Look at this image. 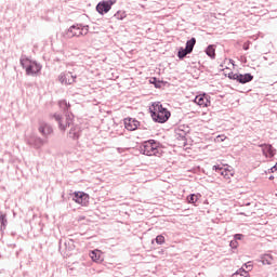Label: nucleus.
I'll list each match as a JSON object with an SVG mask.
<instances>
[{
	"instance_id": "nucleus-1",
	"label": "nucleus",
	"mask_w": 277,
	"mask_h": 277,
	"mask_svg": "<svg viewBox=\"0 0 277 277\" xmlns=\"http://www.w3.org/2000/svg\"><path fill=\"white\" fill-rule=\"evenodd\" d=\"M149 111L151 114L153 121L159 122L160 124L168 122V120H170V116H172L170 110L164 108L160 103L153 104V108H149Z\"/></svg>"
},
{
	"instance_id": "nucleus-2",
	"label": "nucleus",
	"mask_w": 277,
	"mask_h": 277,
	"mask_svg": "<svg viewBox=\"0 0 277 277\" xmlns=\"http://www.w3.org/2000/svg\"><path fill=\"white\" fill-rule=\"evenodd\" d=\"M19 64L22 68L26 69V75L29 77H36L40 70H42V65L36 61L29 60L27 55H22L19 58Z\"/></svg>"
},
{
	"instance_id": "nucleus-3",
	"label": "nucleus",
	"mask_w": 277,
	"mask_h": 277,
	"mask_svg": "<svg viewBox=\"0 0 277 277\" xmlns=\"http://www.w3.org/2000/svg\"><path fill=\"white\" fill-rule=\"evenodd\" d=\"M159 150H161V147H159V143L155 140L146 141L140 146V153L147 157H157V155H161Z\"/></svg>"
},
{
	"instance_id": "nucleus-4",
	"label": "nucleus",
	"mask_w": 277,
	"mask_h": 277,
	"mask_svg": "<svg viewBox=\"0 0 277 277\" xmlns=\"http://www.w3.org/2000/svg\"><path fill=\"white\" fill-rule=\"evenodd\" d=\"M115 3H116V0L101 1L96 5V12H98V14H102V15L107 14V12L111 10V5H114Z\"/></svg>"
},
{
	"instance_id": "nucleus-5",
	"label": "nucleus",
	"mask_w": 277,
	"mask_h": 277,
	"mask_svg": "<svg viewBox=\"0 0 277 277\" xmlns=\"http://www.w3.org/2000/svg\"><path fill=\"white\" fill-rule=\"evenodd\" d=\"M72 200L77 205H81V207H85L88 202H90V195L83 192H77L76 194H74Z\"/></svg>"
},
{
	"instance_id": "nucleus-6",
	"label": "nucleus",
	"mask_w": 277,
	"mask_h": 277,
	"mask_svg": "<svg viewBox=\"0 0 277 277\" xmlns=\"http://www.w3.org/2000/svg\"><path fill=\"white\" fill-rule=\"evenodd\" d=\"M47 141L42 140L40 136L36 134H31L27 137V144L32 146V148H42Z\"/></svg>"
},
{
	"instance_id": "nucleus-7",
	"label": "nucleus",
	"mask_w": 277,
	"mask_h": 277,
	"mask_svg": "<svg viewBox=\"0 0 277 277\" xmlns=\"http://www.w3.org/2000/svg\"><path fill=\"white\" fill-rule=\"evenodd\" d=\"M83 31H85L84 34H88V26H81V25L70 26L71 37L79 38V36H83Z\"/></svg>"
},
{
	"instance_id": "nucleus-8",
	"label": "nucleus",
	"mask_w": 277,
	"mask_h": 277,
	"mask_svg": "<svg viewBox=\"0 0 277 277\" xmlns=\"http://www.w3.org/2000/svg\"><path fill=\"white\" fill-rule=\"evenodd\" d=\"M39 133H41V135H43V137H49V135H51V133H53V128L51 127V124H49L47 122H40L39 123Z\"/></svg>"
},
{
	"instance_id": "nucleus-9",
	"label": "nucleus",
	"mask_w": 277,
	"mask_h": 277,
	"mask_svg": "<svg viewBox=\"0 0 277 277\" xmlns=\"http://www.w3.org/2000/svg\"><path fill=\"white\" fill-rule=\"evenodd\" d=\"M124 127L127 131H136L137 127H140V121L133 118H126L124 119Z\"/></svg>"
},
{
	"instance_id": "nucleus-10",
	"label": "nucleus",
	"mask_w": 277,
	"mask_h": 277,
	"mask_svg": "<svg viewBox=\"0 0 277 277\" xmlns=\"http://www.w3.org/2000/svg\"><path fill=\"white\" fill-rule=\"evenodd\" d=\"M194 101L199 107H209L211 105V101L207 95H197Z\"/></svg>"
},
{
	"instance_id": "nucleus-11",
	"label": "nucleus",
	"mask_w": 277,
	"mask_h": 277,
	"mask_svg": "<svg viewBox=\"0 0 277 277\" xmlns=\"http://www.w3.org/2000/svg\"><path fill=\"white\" fill-rule=\"evenodd\" d=\"M89 256L94 263H103V252L98 249L91 251Z\"/></svg>"
},
{
	"instance_id": "nucleus-12",
	"label": "nucleus",
	"mask_w": 277,
	"mask_h": 277,
	"mask_svg": "<svg viewBox=\"0 0 277 277\" xmlns=\"http://www.w3.org/2000/svg\"><path fill=\"white\" fill-rule=\"evenodd\" d=\"M212 169L219 174H221V176H224V179H230V176H233V172H230V170L224 169L221 166H213Z\"/></svg>"
},
{
	"instance_id": "nucleus-13",
	"label": "nucleus",
	"mask_w": 277,
	"mask_h": 277,
	"mask_svg": "<svg viewBox=\"0 0 277 277\" xmlns=\"http://www.w3.org/2000/svg\"><path fill=\"white\" fill-rule=\"evenodd\" d=\"M184 129H185V126H181L175 130L176 140H181L182 142H185L188 130H184Z\"/></svg>"
},
{
	"instance_id": "nucleus-14",
	"label": "nucleus",
	"mask_w": 277,
	"mask_h": 277,
	"mask_svg": "<svg viewBox=\"0 0 277 277\" xmlns=\"http://www.w3.org/2000/svg\"><path fill=\"white\" fill-rule=\"evenodd\" d=\"M254 79V76H252V74H238V83H250V81H252Z\"/></svg>"
},
{
	"instance_id": "nucleus-15",
	"label": "nucleus",
	"mask_w": 277,
	"mask_h": 277,
	"mask_svg": "<svg viewBox=\"0 0 277 277\" xmlns=\"http://www.w3.org/2000/svg\"><path fill=\"white\" fill-rule=\"evenodd\" d=\"M55 121L58 122V127L61 131H66V127H70V121H66V124H64V121L62 120V116L60 114H54Z\"/></svg>"
},
{
	"instance_id": "nucleus-16",
	"label": "nucleus",
	"mask_w": 277,
	"mask_h": 277,
	"mask_svg": "<svg viewBox=\"0 0 277 277\" xmlns=\"http://www.w3.org/2000/svg\"><path fill=\"white\" fill-rule=\"evenodd\" d=\"M6 226H8V217L5 216V214L0 212V235L1 233H3V230H5Z\"/></svg>"
},
{
	"instance_id": "nucleus-17",
	"label": "nucleus",
	"mask_w": 277,
	"mask_h": 277,
	"mask_svg": "<svg viewBox=\"0 0 277 277\" xmlns=\"http://www.w3.org/2000/svg\"><path fill=\"white\" fill-rule=\"evenodd\" d=\"M273 261H274V256L272 254L261 255V263L263 265H272Z\"/></svg>"
},
{
	"instance_id": "nucleus-18",
	"label": "nucleus",
	"mask_w": 277,
	"mask_h": 277,
	"mask_svg": "<svg viewBox=\"0 0 277 277\" xmlns=\"http://www.w3.org/2000/svg\"><path fill=\"white\" fill-rule=\"evenodd\" d=\"M190 51L186 50V48H180L179 52H177V57L179 60H185V57H187V55H190Z\"/></svg>"
},
{
	"instance_id": "nucleus-19",
	"label": "nucleus",
	"mask_w": 277,
	"mask_h": 277,
	"mask_svg": "<svg viewBox=\"0 0 277 277\" xmlns=\"http://www.w3.org/2000/svg\"><path fill=\"white\" fill-rule=\"evenodd\" d=\"M58 105H60V107L63 109V111H64L66 118H68V116H70V115H68V107H70V104H68V103L66 102V100H63V101H61V102L58 103Z\"/></svg>"
},
{
	"instance_id": "nucleus-20",
	"label": "nucleus",
	"mask_w": 277,
	"mask_h": 277,
	"mask_svg": "<svg viewBox=\"0 0 277 277\" xmlns=\"http://www.w3.org/2000/svg\"><path fill=\"white\" fill-rule=\"evenodd\" d=\"M194 47H196V38L193 37L190 40L186 41L185 49L187 51H189L190 53H193L194 52Z\"/></svg>"
},
{
	"instance_id": "nucleus-21",
	"label": "nucleus",
	"mask_w": 277,
	"mask_h": 277,
	"mask_svg": "<svg viewBox=\"0 0 277 277\" xmlns=\"http://www.w3.org/2000/svg\"><path fill=\"white\" fill-rule=\"evenodd\" d=\"M200 194H192L187 197V201L190 203V205H196V202H198V200H200Z\"/></svg>"
},
{
	"instance_id": "nucleus-22",
	"label": "nucleus",
	"mask_w": 277,
	"mask_h": 277,
	"mask_svg": "<svg viewBox=\"0 0 277 277\" xmlns=\"http://www.w3.org/2000/svg\"><path fill=\"white\" fill-rule=\"evenodd\" d=\"M206 54L208 57H211V60H215V48H213V45H208L206 49Z\"/></svg>"
},
{
	"instance_id": "nucleus-23",
	"label": "nucleus",
	"mask_w": 277,
	"mask_h": 277,
	"mask_svg": "<svg viewBox=\"0 0 277 277\" xmlns=\"http://www.w3.org/2000/svg\"><path fill=\"white\" fill-rule=\"evenodd\" d=\"M58 80L60 82L63 84V85H68L70 82H68V74L66 72H62L60 76H58Z\"/></svg>"
},
{
	"instance_id": "nucleus-24",
	"label": "nucleus",
	"mask_w": 277,
	"mask_h": 277,
	"mask_svg": "<svg viewBox=\"0 0 277 277\" xmlns=\"http://www.w3.org/2000/svg\"><path fill=\"white\" fill-rule=\"evenodd\" d=\"M232 277H250V274L246 269L239 268Z\"/></svg>"
},
{
	"instance_id": "nucleus-25",
	"label": "nucleus",
	"mask_w": 277,
	"mask_h": 277,
	"mask_svg": "<svg viewBox=\"0 0 277 277\" xmlns=\"http://www.w3.org/2000/svg\"><path fill=\"white\" fill-rule=\"evenodd\" d=\"M114 18H116L117 21H124V18H127V12L118 11L114 14Z\"/></svg>"
},
{
	"instance_id": "nucleus-26",
	"label": "nucleus",
	"mask_w": 277,
	"mask_h": 277,
	"mask_svg": "<svg viewBox=\"0 0 277 277\" xmlns=\"http://www.w3.org/2000/svg\"><path fill=\"white\" fill-rule=\"evenodd\" d=\"M263 153H267L269 157H274V147L272 145H266L265 148L263 149Z\"/></svg>"
},
{
	"instance_id": "nucleus-27",
	"label": "nucleus",
	"mask_w": 277,
	"mask_h": 277,
	"mask_svg": "<svg viewBox=\"0 0 277 277\" xmlns=\"http://www.w3.org/2000/svg\"><path fill=\"white\" fill-rule=\"evenodd\" d=\"M155 241L158 243V246H163V243H166V237H163V235H158Z\"/></svg>"
},
{
	"instance_id": "nucleus-28",
	"label": "nucleus",
	"mask_w": 277,
	"mask_h": 277,
	"mask_svg": "<svg viewBox=\"0 0 277 277\" xmlns=\"http://www.w3.org/2000/svg\"><path fill=\"white\" fill-rule=\"evenodd\" d=\"M150 83L155 85V88H161V84L163 83L161 80H157V78H151Z\"/></svg>"
},
{
	"instance_id": "nucleus-29",
	"label": "nucleus",
	"mask_w": 277,
	"mask_h": 277,
	"mask_svg": "<svg viewBox=\"0 0 277 277\" xmlns=\"http://www.w3.org/2000/svg\"><path fill=\"white\" fill-rule=\"evenodd\" d=\"M239 78V74H235V72H229L228 74V79H232L233 81H238Z\"/></svg>"
},
{
	"instance_id": "nucleus-30",
	"label": "nucleus",
	"mask_w": 277,
	"mask_h": 277,
	"mask_svg": "<svg viewBox=\"0 0 277 277\" xmlns=\"http://www.w3.org/2000/svg\"><path fill=\"white\" fill-rule=\"evenodd\" d=\"M229 246L233 250H237V248H239V242L237 240H232Z\"/></svg>"
},
{
	"instance_id": "nucleus-31",
	"label": "nucleus",
	"mask_w": 277,
	"mask_h": 277,
	"mask_svg": "<svg viewBox=\"0 0 277 277\" xmlns=\"http://www.w3.org/2000/svg\"><path fill=\"white\" fill-rule=\"evenodd\" d=\"M243 239V234H236L234 236V241H241Z\"/></svg>"
},
{
	"instance_id": "nucleus-32",
	"label": "nucleus",
	"mask_w": 277,
	"mask_h": 277,
	"mask_svg": "<svg viewBox=\"0 0 277 277\" xmlns=\"http://www.w3.org/2000/svg\"><path fill=\"white\" fill-rule=\"evenodd\" d=\"M271 172H277V162H276V164L271 169Z\"/></svg>"
},
{
	"instance_id": "nucleus-33",
	"label": "nucleus",
	"mask_w": 277,
	"mask_h": 277,
	"mask_svg": "<svg viewBox=\"0 0 277 277\" xmlns=\"http://www.w3.org/2000/svg\"><path fill=\"white\" fill-rule=\"evenodd\" d=\"M249 49H250V47L243 45V50H245V51H248Z\"/></svg>"
},
{
	"instance_id": "nucleus-34",
	"label": "nucleus",
	"mask_w": 277,
	"mask_h": 277,
	"mask_svg": "<svg viewBox=\"0 0 277 277\" xmlns=\"http://www.w3.org/2000/svg\"><path fill=\"white\" fill-rule=\"evenodd\" d=\"M72 81L77 79V76H71Z\"/></svg>"
},
{
	"instance_id": "nucleus-35",
	"label": "nucleus",
	"mask_w": 277,
	"mask_h": 277,
	"mask_svg": "<svg viewBox=\"0 0 277 277\" xmlns=\"http://www.w3.org/2000/svg\"><path fill=\"white\" fill-rule=\"evenodd\" d=\"M268 179L269 181H274V175H271Z\"/></svg>"
}]
</instances>
